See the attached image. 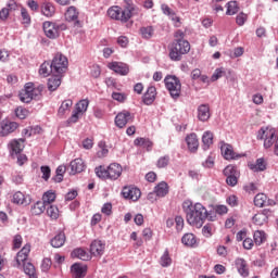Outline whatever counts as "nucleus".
<instances>
[{
	"label": "nucleus",
	"mask_w": 278,
	"mask_h": 278,
	"mask_svg": "<svg viewBox=\"0 0 278 278\" xmlns=\"http://www.w3.org/2000/svg\"><path fill=\"white\" fill-rule=\"evenodd\" d=\"M182 210L186 214L188 225L201 229L205 220H207V208L201 203L192 204V202H184Z\"/></svg>",
	"instance_id": "1"
},
{
	"label": "nucleus",
	"mask_w": 278,
	"mask_h": 278,
	"mask_svg": "<svg viewBox=\"0 0 278 278\" xmlns=\"http://www.w3.org/2000/svg\"><path fill=\"white\" fill-rule=\"evenodd\" d=\"M174 40L169 47V60L172 62H181L184 55L190 53V41L186 40V33L178 29L174 35Z\"/></svg>",
	"instance_id": "2"
},
{
	"label": "nucleus",
	"mask_w": 278,
	"mask_h": 278,
	"mask_svg": "<svg viewBox=\"0 0 278 278\" xmlns=\"http://www.w3.org/2000/svg\"><path fill=\"white\" fill-rule=\"evenodd\" d=\"M165 88L168 90L172 99L177 100L181 97V80L175 75H167L164 79Z\"/></svg>",
	"instance_id": "3"
},
{
	"label": "nucleus",
	"mask_w": 278,
	"mask_h": 278,
	"mask_svg": "<svg viewBox=\"0 0 278 278\" xmlns=\"http://www.w3.org/2000/svg\"><path fill=\"white\" fill-rule=\"evenodd\" d=\"M50 64L52 66L53 75L64 76V73L68 71V59L62 53H56Z\"/></svg>",
	"instance_id": "4"
},
{
	"label": "nucleus",
	"mask_w": 278,
	"mask_h": 278,
	"mask_svg": "<svg viewBox=\"0 0 278 278\" xmlns=\"http://www.w3.org/2000/svg\"><path fill=\"white\" fill-rule=\"evenodd\" d=\"M108 14L111 18L114 21H121L122 23H127L131 16H134L136 13L129 10L128 8L122 9L121 7H113L108 10Z\"/></svg>",
	"instance_id": "5"
},
{
	"label": "nucleus",
	"mask_w": 278,
	"mask_h": 278,
	"mask_svg": "<svg viewBox=\"0 0 278 278\" xmlns=\"http://www.w3.org/2000/svg\"><path fill=\"white\" fill-rule=\"evenodd\" d=\"M223 174L226 177V184L227 186H230L231 188L238 186V177H240V172L238 170V167L233 165H227Z\"/></svg>",
	"instance_id": "6"
},
{
	"label": "nucleus",
	"mask_w": 278,
	"mask_h": 278,
	"mask_svg": "<svg viewBox=\"0 0 278 278\" xmlns=\"http://www.w3.org/2000/svg\"><path fill=\"white\" fill-rule=\"evenodd\" d=\"M142 192L136 186H125L122 189V197L128 201H138Z\"/></svg>",
	"instance_id": "7"
},
{
	"label": "nucleus",
	"mask_w": 278,
	"mask_h": 278,
	"mask_svg": "<svg viewBox=\"0 0 278 278\" xmlns=\"http://www.w3.org/2000/svg\"><path fill=\"white\" fill-rule=\"evenodd\" d=\"M16 129H18V123L4 119L0 123V137L5 138V136H10V134H14Z\"/></svg>",
	"instance_id": "8"
},
{
	"label": "nucleus",
	"mask_w": 278,
	"mask_h": 278,
	"mask_svg": "<svg viewBox=\"0 0 278 278\" xmlns=\"http://www.w3.org/2000/svg\"><path fill=\"white\" fill-rule=\"evenodd\" d=\"M108 68H110V71H113L117 75H122V76L129 75V65L123 62H116V61L111 62L108 64Z\"/></svg>",
	"instance_id": "9"
},
{
	"label": "nucleus",
	"mask_w": 278,
	"mask_h": 278,
	"mask_svg": "<svg viewBox=\"0 0 278 278\" xmlns=\"http://www.w3.org/2000/svg\"><path fill=\"white\" fill-rule=\"evenodd\" d=\"M90 253L93 257H101L105 253V242L101 240H93L90 244Z\"/></svg>",
	"instance_id": "10"
},
{
	"label": "nucleus",
	"mask_w": 278,
	"mask_h": 278,
	"mask_svg": "<svg viewBox=\"0 0 278 278\" xmlns=\"http://www.w3.org/2000/svg\"><path fill=\"white\" fill-rule=\"evenodd\" d=\"M155 97H157V89L155 86H150L142 96V103L144 105H153L155 103Z\"/></svg>",
	"instance_id": "11"
},
{
	"label": "nucleus",
	"mask_w": 278,
	"mask_h": 278,
	"mask_svg": "<svg viewBox=\"0 0 278 278\" xmlns=\"http://www.w3.org/2000/svg\"><path fill=\"white\" fill-rule=\"evenodd\" d=\"M42 27L47 38H50V40L60 38V33H58L53 22H43Z\"/></svg>",
	"instance_id": "12"
},
{
	"label": "nucleus",
	"mask_w": 278,
	"mask_h": 278,
	"mask_svg": "<svg viewBox=\"0 0 278 278\" xmlns=\"http://www.w3.org/2000/svg\"><path fill=\"white\" fill-rule=\"evenodd\" d=\"M220 151L225 160H240V157H242V154L235 153L233 147L228 143H224L220 148Z\"/></svg>",
	"instance_id": "13"
},
{
	"label": "nucleus",
	"mask_w": 278,
	"mask_h": 278,
	"mask_svg": "<svg viewBox=\"0 0 278 278\" xmlns=\"http://www.w3.org/2000/svg\"><path fill=\"white\" fill-rule=\"evenodd\" d=\"M25 138L14 139L10 142V153L12 156L21 155V152L25 149Z\"/></svg>",
	"instance_id": "14"
},
{
	"label": "nucleus",
	"mask_w": 278,
	"mask_h": 278,
	"mask_svg": "<svg viewBox=\"0 0 278 278\" xmlns=\"http://www.w3.org/2000/svg\"><path fill=\"white\" fill-rule=\"evenodd\" d=\"M131 121V113L129 111H123L115 116V125L119 129H123Z\"/></svg>",
	"instance_id": "15"
},
{
	"label": "nucleus",
	"mask_w": 278,
	"mask_h": 278,
	"mask_svg": "<svg viewBox=\"0 0 278 278\" xmlns=\"http://www.w3.org/2000/svg\"><path fill=\"white\" fill-rule=\"evenodd\" d=\"M108 170H109V179H111V181H116V179H118V177L123 175V166H121V164L118 163L110 164V166L108 167Z\"/></svg>",
	"instance_id": "16"
},
{
	"label": "nucleus",
	"mask_w": 278,
	"mask_h": 278,
	"mask_svg": "<svg viewBox=\"0 0 278 278\" xmlns=\"http://www.w3.org/2000/svg\"><path fill=\"white\" fill-rule=\"evenodd\" d=\"M248 167L253 173H264L266 168L268 167V164L266 163V160L264 157H260L255 161V163H248Z\"/></svg>",
	"instance_id": "17"
},
{
	"label": "nucleus",
	"mask_w": 278,
	"mask_h": 278,
	"mask_svg": "<svg viewBox=\"0 0 278 278\" xmlns=\"http://www.w3.org/2000/svg\"><path fill=\"white\" fill-rule=\"evenodd\" d=\"M185 140L190 153H197V151H199V138L197 137V134L191 132L190 135H187Z\"/></svg>",
	"instance_id": "18"
},
{
	"label": "nucleus",
	"mask_w": 278,
	"mask_h": 278,
	"mask_svg": "<svg viewBox=\"0 0 278 278\" xmlns=\"http://www.w3.org/2000/svg\"><path fill=\"white\" fill-rule=\"evenodd\" d=\"M12 203L15 205H29V203H31V197L17 191L13 194Z\"/></svg>",
	"instance_id": "19"
},
{
	"label": "nucleus",
	"mask_w": 278,
	"mask_h": 278,
	"mask_svg": "<svg viewBox=\"0 0 278 278\" xmlns=\"http://www.w3.org/2000/svg\"><path fill=\"white\" fill-rule=\"evenodd\" d=\"M62 75L60 74H52V76L48 79V90L50 92H55L60 86H62Z\"/></svg>",
	"instance_id": "20"
},
{
	"label": "nucleus",
	"mask_w": 278,
	"mask_h": 278,
	"mask_svg": "<svg viewBox=\"0 0 278 278\" xmlns=\"http://www.w3.org/2000/svg\"><path fill=\"white\" fill-rule=\"evenodd\" d=\"M277 130H275V128H269L263 143L264 149H270V147L277 142Z\"/></svg>",
	"instance_id": "21"
},
{
	"label": "nucleus",
	"mask_w": 278,
	"mask_h": 278,
	"mask_svg": "<svg viewBox=\"0 0 278 278\" xmlns=\"http://www.w3.org/2000/svg\"><path fill=\"white\" fill-rule=\"evenodd\" d=\"M70 166L72 175H77V173H84V170H86V164L81 159H75L71 162Z\"/></svg>",
	"instance_id": "22"
},
{
	"label": "nucleus",
	"mask_w": 278,
	"mask_h": 278,
	"mask_svg": "<svg viewBox=\"0 0 278 278\" xmlns=\"http://www.w3.org/2000/svg\"><path fill=\"white\" fill-rule=\"evenodd\" d=\"M181 242L185 247H189L190 249H197V247H199L197 236H194V233H185L181 238Z\"/></svg>",
	"instance_id": "23"
},
{
	"label": "nucleus",
	"mask_w": 278,
	"mask_h": 278,
	"mask_svg": "<svg viewBox=\"0 0 278 278\" xmlns=\"http://www.w3.org/2000/svg\"><path fill=\"white\" fill-rule=\"evenodd\" d=\"M71 257L81 260L83 262H90L91 260L90 254L81 248L74 249L71 253Z\"/></svg>",
	"instance_id": "24"
},
{
	"label": "nucleus",
	"mask_w": 278,
	"mask_h": 278,
	"mask_svg": "<svg viewBox=\"0 0 278 278\" xmlns=\"http://www.w3.org/2000/svg\"><path fill=\"white\" fill-rule=\"evenodd\" d=\"M198 118L202 123L210 121V104H201L198 106Z\"/></svg>",
	"instance_id": "25"
},
{
	"label": "nucleus",
	"mask_w": 278,
	"mask_h": 278,
	"mask_svg": "<svg viewBox=\"0 0 278 278\" xmlns=\"http://www.w3.org/2000/svg\"><path fill=\"white\" fill-rule=\"evenodd\" d=\"M64 242H66V235L64 231H60L55 237L51 239L50 244L54 249H60L64 247Z\"/></svg>",
	"instance_id": "26"
},
{
	"label": "nucleus",
	"mask_w": 278,
	"mask_h": 278,
	"mask_svg": "<svg viewBox=\"0 0 278 278\" xmlns=\"http://www.w3.org/2000/svg\"><path fill=\"white\" fill-rule=\"evenodd\" d=\"M29 251H31V247L25 245L24 248H22V250L20 252H17L16 262H17L18 266H21V264H25L27 262V257H29Z\"/></svg>",
	"instance_id": "27"
},
{
	"label": "nucleus",
	"mask_w": 278,
	"mask_h": 278,
	"mask_svg": "<svg viewBox=\"0 0 278 278\" xmlns=\"http://www.w3.org/2000/svg\"><path fill=\"white\" fill-rule=\"evenodd\" d=\"M161 10L163 14H165V16H168V18H170V21H173L174 23H180L179 16H177V13H175V11H173V9L168 7V4H162Z\"/></svg>",
	"instance_id": "28"
},
{
	"label": "nucleus",
	"mask_w": 278,
	"mask_h": 278,
	"mask_svg": "<svg viewBox=\"0 0 278 278\" xmlns=\"http://www.w3.org/2000/svg\"><path fill=\"white\" fill-rule=\"evenodd\" d=\"M71 270L76 275V278H84L86 277V273H88V266H81L79 263H74L71 266Z\"/></svg>",
	"instance_id": "29"
},
{
	"label": "nucleus",
	"mask_w": 278,
	"mask_h": 278,
	"mask_svg": "<svg viewBox=\"0 0 278 278\" xmlns=\"http://www.w3.org/2000/svg\"><path fill=\"white\" fill-rule=\"evenodd\" d=\"M154 193L159 198H164L168 194V184L166 181H161L154 187Z\"/></svg>",
	"instance_id": "30"
},
{
	"label": "nucleus",
	"mask_w": 278,
	"mask_h": 278,
	"mask_svg": "<svg viewBox=\"0 0 278 278\" xmlns=\"http://www.w3.org/2000/svg\"><path fill=\"white\" fill-rule=\"evenodd\" d=\"M41 13L43 14V16L51 18V16L55 14V7L51 2L45 1L41 4Z\"/></svg>",
	"instance_id": "31"
},
{
	"label": "nucleus",
	"mask_w": 278,
	"mask_h": 278,
	"mask_svg": "<svg viewBox=\"0 0 278 278\" xmlns=\"http://www.w3.org/2000/svg\"><path fill=\"white\" fill-rule=\"evenodd\" d=\"M135 147H143L147 151H152L153 149V141L147 138L139 137L134 140Z\"/></svg>",
	"instance_id": "32"
},
{
	"label": "nucleus",
	"mask_w": 278,
	"mask_h": 278,
	"mask_svg": "<svg viewBox=\"0 0 278 278\" xmlns=\"http://www.w3.org/2000/svg\"><path fill=\"white\" fill-rule=\"evenodd\" d=\"M236 266L241 277H249V268H247V261L244 258H237Z\"/></svg>",
	"instance_id": "33"
},
{
	"label": "nucleus",
	"mask_w": 278,
	"mask_h": 278,
	"mask_svg": "<svg viewBox=\"0 0 278 278\" xmlns=\"http://www.w3.org/2000/svg\"><path fill=\"white\" fill-rule=\"evenodd\" d=\"M39 75L41 77H49V75H53V67L51 62L45 61L39 67Z\"/></svg>",
	"instance_id": "34"
},
{
	"label": "nucleus",
	"mask_w": 278,
	"mask_h": 278,
	"mask_svg": "<svg viewBox=\"0 0 278 278\" xmlns=\"http://www.w3.org/2000/svg\"><path fill=\"white\" fill-rule=\"evenodd\" d=\"M202 142H203V150L207 151L210 149L211 144H214V134L212 131L207 130L202 136Z\"/></svg>",
	"instance_id": "35"
},
{
	"label": "nucleus",
	"mask_w": 278,
	"mask_h": 278,
	"mask_svg": "<svg viewBox=\"0 0 278 278\" xmlns=\"http://www.w3.org/2000/svg\"><path fill=\"white\" fill-rule=\"evenodd\" d=\"M65 173H66V166L59 165L55 169V176L52 177V181H54V184H62V181H64Z\"/></svg>",
	"instance_id": "36"
},
{
	"label": "nucleus",
	"mask_w": 278,
	"mask_h": 278,
	"mask_svg": "<svg viewBox=\"0 0 278 278\" xmlns=\"http://www.w3.org/2000/svg\"><path fill=\"white\" fill-rule=\"evenodd\" d=\"M46 208H47V204H46V203H43L42 201H37V202L30 207V212H31V214H34L35 216H40V214H42Z\"/></svg>",
	"instance_id": "37"
},
{
	"label": "nucleus",
	"mask_w": 278,
	"mask_h": 278,
	"mask_svg": "<svg viewBox=\"0 0 278 278\" xmlns=\"http://www.w3.org/2000/svg\"><path fill=\"white\" fill-rule=\"evenodd\" d=\"M227 11L226 14L227 16H233V14H238L240 7L238 5V1H229L226 4Z\"/></svg>",
	"instance_id": "38"
},
{
	"label": "nucleus",
	"mask_w": 278,
	"mask_h": 278,
	"mask_svg": "<svg viewBox=\"0 0 278 278\" xmlns=\"http://www.w3.org/2000/svg\"><path fill=\"white\" fill-rule=\"evenodd\" d=\"M160 264L163 268H168V266L173 264V258H170V253L168 252V249H165L163 255L161 256Z\"/></svg>",
	"instance_id": "39"
},
{
	"label": "nucleus",
	"mask_w": 278,
	"mask_h": 278,
	"mask_svg": "<svg viewBox=\"0 0 278 278\" xmlns=\"http://www.w3.org/2000/svg\"><path fill=\"white\" fill-rule=\"evenodd\" d=\"M254 243L256 244V247H260L262 244H264V242H266V232H264V230H256L254 232Z\"/></svg>",
	"instance_id": "40"
},
{
	"label": "nucleus",
	"mask_w": 278,
	"mask_h": 278,
	"mask_svg": "<svg viewBox=\"0 0 278 278\" xmlns=\"http://www.w3.org/2000/svg\"><path fill=\"white\" fill-rule=\"evenodd\" d=\"M266 201H268V195L265 193H257L254 197V205L256 207H264V205H266Z\"/></svg>",
	"instance_id": "41"
},
{
	"label": "nucleus",
	"mask_w": 278,
	"mask_h": 278,
	"mask_svg": "<svg viewBox=\"0 0 278 278\" xmlns=\"http://www.w3.org/2000/svg\"><path fill=\"white\" fill-rule=\"evenodd\" d=\"M24 266V273L25 275H28L29 278H38V275H36V267L31 263H23Z\"/></svg>",
	"instance_id": "42"
},
{
	"label": "nucleus",
	"mask_w": 278,
	"mask_h": 278,
	"mask_svg": "<svg viewBox=\"0 0 278 278\" xmlns=\"http://www.w3.org/2000/svg\"><path fill=\"white\" fill-rule=\"evenodd\" d=\"M140 34L142 38H144L146 40H149L153 38V34H155V29H153V26L141 27Z\"/></svg>",
	"instance_id": "43"
},
{
	"label": "nucleus",
	"mask_w": 278,
	"mask_h": 278,
	"mask_svg": "<svg viewBox=\"0 0 278 278\" xmlns=\"http://www.w3.org/2000/svg\"><path fill=\"white\" fill-rule=\"evenodd\" d=\"M47 214L52 218V220H58L60 217V210L55 205H47Z\"/></svg>",
	"instance_id": "44"
},
{
	"label": "nucleus",
	"mask_w": 278,
	"mask_h": 278,
	"mask_svg": "<svg viewBox=\"0 0 278 278\" xmlns=\"http://www.w3.org/2000/svg\"><path fill=\"white\" fill-rule=\"evenodd\" d=\"M65 17L67 21H77V18H79V12H77V8L70 7L65 13Z\"/></svg>",
	"instance_id": "45"
},
{
	"label": "nucleus",
	"mask_w": 278,
	"mask_h": 278,
	"mask_svg": "<svg viewBox=\"0 0 278 278\" xmlns=\"http://www.w3.org/2000/svg\"><path fill=\"white\" fill-rule=\"evenodd\" d=\"M71 108H73V100H65L62 102L61 106L59 108V116H64L66 111L71 110Z\"/></svg>",
	"instance_id": "46"
},
{
	"label": "nucleus",
	"mask_w": 278,
	"mask_h": 278,
	"mask_svg": "<svg viewBox=\"0 0 278 278\" xmlns=\"http://www.w3.org/2000/svg\"><path fill=\"white\" fill-rule=\"evenodd\" d=\"M94 173L99 179H110L109 170L105 169L103 166H98L94 168Z\"/></svg>",
	"instance_id": "47"
},
{
	"label": "nucleus",
	"mask_w": 278,
	"mask_h": 278,
	"mask_svg": "<svg viewBox=\"0 0 278 278\" xmlns=\"http://www.w3.org/2000/svg\"><path fill=\"white\" fill-rule=\"evenodd\" d=\"M55 201V193L53 191H47L42 197V202L47 205H51Z\"/></svg>",
	"instance_id": "48"
},
{
	"label": "nucleus",
	"mask_w": 278,
	"mask_h": 278,
	"mask_svg": "<svg viewBox=\"0 0 278 278\" xmlns=\"http://www.w3.org/2000/svg\"><path fill=\"white\" fill-rule=\"evenodd\" d=\"M28 114L29 111L27 109H23V106H17L15 109V116L20 118V121H25Z\"/></svg>",
	"instance_id": "49"
},
{
	"label": "nucleus",
	"mask_w": 278,
	"mask_h": 278,
	"mask_svg": "<svg viewBox=\"0 0 278 278\" xmlns=\"http://www.w3.org/2000/svg\"><path fill=\"white\" fill-rule=\"evenodd\" d=\"M225 75H227V73L225 72V68L218 67L214 71L211 77V81H218V79H220V77H225Z\"/></svg>",
	"instance_id": "50"
},
{
	"label": "nucleus",
	"mask_w": 278,
	"mask_h": 278,
	"mask_svg": "<svg viewBox=\"0 0 278 278\" xmlns=\"http://www.w3.org/2000/svg\"><path fill=\"white\" fill-rule=\"evenodd\" d=\"M252 220H253L254 225H258L260 227H262V225H264V223H268V219H266V216L262 215L261 213H256L252 217Z\"/></svg>",
	"instance_id": "51"
},
{
	"label": "nucleus",
	"mask_w": 278,
	"mask_h": 278,
	"mask_svg": "<svg viewBox=\"0 0 278 278\" xmlns=\"http://www.w3.org/2000/svg\"><path fill=\"white\" fill-rule=\"evenodd\" d=\"M88 105H90V101H88V99L80 100L76 104V111H78L80 114H81V112H87L88 111Z\"/></svg>",
	"instance_id": "52"
},
{
	"label": "nucleus",
	"mask_w": 278,
	"mask_h": 278,
	"mask_svg": "<svg viewBox=\"0 0 278 278\" xmlns=\"http://www.w3.org/2000/svg\"><path fill=\"white\" fill-rule=\"evenodd\" d=\"M18 97L22 103H31V101H34V97H31V93L24 90L20 92Z\"/></svg>",
	"instance_id": "53"
},
{
	"label": "nucleus",
	"mask_w": 278,
	"mask_h": 278,
	"mask_svg": "<svg viewBox=\"0 0 278 278\" xmlns=\"http://www.w3.org/2000/svg\"><path fill=\"white\" fill-rule=\"evenodd\" d=\"M42 174L41 179L49 181L51 179V167L49 165H43L40 167Z\"/></svg>",
	"instance_id": "54"
},
{
	"label": "nucleus",
	"mask_w": 278,
	"mask_h": 278,
	"mask_svg": "<svg viewBox=\"0 0 278 278\" xmlns=\"http://www.w3.org/2000/svg\"><path fill=\"white\" fill-rule=\"evenodd\" d=\"M169 162H170V156H168V155L161 156L157 160L156 166H157V168H166V166H168Z\"/></svg>",
	"instance_id": "55"
},
{
	"label": "nucleus",
	"mask_w": 278,
	"mask_h": 278,
	"mask_svg": "<svg viewBox=\"0 0 278 278\" xmlns=\"http://www.w3.org/2000/svg\"><path fill=\"white\" fill-rule=\"evenodd\" d=\"M21 16L24 25H29L31 23V16L29 15V12H27V9H21Z\"/></svg>",
	"instance_id": "56"
},
{
	"label": "nucleus",
	"mask_w": 278,
	"mask_h": 278,
	"mask_svg": "<svg viewBox=\"0 0 278 278\" xmlns=\"http://www.w3.org/2000/svg\"><path fill=\"white\" fill-rule=\"evenodd\" d=\"M268 131H270L269 127H262L256 135L257 140H266V136L268 135Z\"/></svg>",
	"instance_id": "57"
},
{
	"label": "nucleus",
	"mask_w": 278,
	"mask_h": 278,
	"mask_svg": "<svg viewBox=\"0 0 278 278\" xmlns=\"http://www.w3.org/2000/svg\"><path fill=\"white\" fill-rule=\"evenodd\" d=\"M52 264L53 263L51 262V258H49V257L43 258L42 263H41V271L49 273Z\"/></svg>",
	"instance_id": "58"
},
{
	"label": "nucleus",
	"mask_w": 278,
	"mask_h": 278,
	"mask_svg": "<svg viewBox=\"0 0 278 278\" xmlns=\"http://www.w3.org/2000/svg\"><path fill=\"white\" fill-rule=\"evenodd\" d=\"M112 99H114V101H118V103H125V101H127V94L121 92H113Z\"/></svg>",
	"instance_id": "59"
},
{
	"label": "nucleus",
	"mask_w": 278,
	"mask_h": 278,
	"mask_svg": "<svg viewBox=\"0 0 278 278\" xmlns=\"http://www.w3.org/2000/svg\"><path fill=\"white\" fill-rule=\"evenodd\" d=\"M30 97H33V100L35 101L40 100V97H42V86L33 89V91L30 92Z\"/></svg>",
	"instance_id": "60"
},
{
	"label": "nucleus",
	"mask_w": 278,
	"mask_h": 278,
	"mask_svg": "<svg viewBox=\"0 0 278 278\" xmlns=\"http://www.w3.org/2000/svg\"><path fill=\"white\" fill-rule=\"evenodd\" d=\"M23 244V237L21 235H15L13 239V249H21Z\"/></svg>",
	"instance_id": "61"
},
{
	"label": "nucleus",
	"mask_w": 278,
	"mask_h": 278,
	"mask_svg": "<svg viewBox=\"0 0 278 278\" xmlns=\"http://www.w3.org/2000/svg\"><path fill=\"white\" fill-rule=\"evenodd\" d=\"M236 23L237 25H239V27H242V25L247 23V14H244L243 12L239 13L237 15Z\"/></svg>",
	"instance_id": "62"
},
{
	"label": "nucleus",
	"mask_w": 278,
	"mask_h": 278,
	"mask_svg": "<svg viewBox=\"0 0 278 278\" xmlns=\"http://www.w3.org/2000/svg\"><path fill=\"white\" fill-rule=\"evenodd\" d=\"M202 235L204 236V238H212V226L210 224L203 226Z\"/></svg>",
	"instance_id": "63"
},
{
	"label": "nucleus",
	"mask_w": 278,
	"mask_h": 278,
	"mask_svg": "<svg viewBox=\"0 0 278 278\" xmlns=\"http://www.w3.org/2000/svg\"><path fill=\"white\" fill-rule=\"evenodd\" d=\"M175 224L177 231H181L184 229V217L180 215L175 217Z\"/></svg>",
	"instance_id": "64"
}]
</instances>
